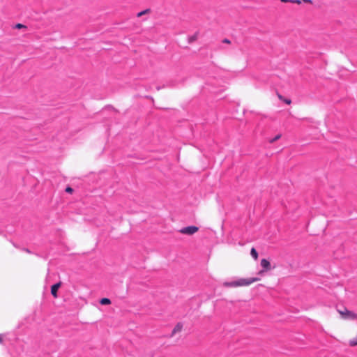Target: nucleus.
Listing matches in <instances>:
<instances>
[{"label":"nucleus","instance_id":"1","mask_svg":"<svg viewBox=\"0 0 357 357\" xmlns=\"http://www.w3.org/2000/svg\"><path fill=\"white\" fill-rule=\"evenodd\" d=\"M259 278H239L236 280L225 282L223 286L227 288H238L242 287H248L254 282L259 281Z\"/></svg>","mask_w":357,"mask_h":357},{"label":"nucleus","instance_id":"2","mask_svg":"<svg viewBox=\"0 0 357 357\" xmlns=\"http://www.w3.org/2000/svg\"><path fill=\"white\" fill-rule=\"evenodd\" d=\"M337 312L340 314V317L343 319H349V320H356L357 319V314L349 310L347 308H344L343 310H338Z\"/></svg>","mask_w":357,"mask_h":357},{"label":"nucleus","instance_id":"3","mask_svg":"<svg viewBox=\"0 0 357 357\" xmlns=\"http://www.w3.org/2000/svg\"><path fill=\"white\" fill-rule=\"evenodd\" d=\"M199 231V227L197 226H188L186 227H183L179 230V232L182 234H185L188 236L193 235L196 232Z\"/></svg>","mask_w":357,"mask_h":357},{"label":"nucleus","instance_id":"4","mask_svg":"<svg viewBox=\"0 0 357 357\" xmlns=\"http://www.w3.org/2000/svg\"><path fill=\"white\" fill-rule=\"evenodd\" d=\"M261 266L263 268V269L258 272V275H263L265 272L271 269V264L266 259H262L261 260Z\"/></svg>","mask_w":357,"mask_h":357},{"label":"nucleus","instance_id":"5","mask_svg":"<svg viewBox=\"0 0 357 357\" xmlns=\"http://www.w3.org/2000/svg\"><path fill=\"white\" fill-rule=\"evenodd\" d=\"M61 282H59L52 286L51 294L54 296V298H56L58 297L57 291H58V289L61 287Z\"/></svg>","mask_w":357,"mask_h":357},{"label":"nucleus","instance_id":"6","mask_svg":"<svg viewBox=\"0 0 357 357\" xmlns=\"http://www.w3.org/2000/svg\"><path fill=\"white\" fill-rule=\"evenodd\" d=\"M183 330V324L178 323L173 328L171 333V337L174 336L176 333H180Z\"/></svg>","mask_w":357,"mask_h":357},{"label":"nucleus","instance_id":"7","mask_svg":"<svg viewBox=\"0 0 357 357\" xmlns=\"http://www.w3.org/2000/svg\"><path fill=\"white\" fill-rule=\"evenodd\" d=\"M277 96L278 98L283 101L284 102H285L287 105H291V100L289 98H284L281 94H280L279 93H277Z\"/></svg>","mask_w":357,"mask_h":357},{"label":"nucleus","instance_id":"8","mask_svg":"<svg viewBox=\"0 0 357 357\" xmlns=\"http://www.w3.org/2000/svg\"><path fill=\"white\" fill-rule=\"evenodd\" d=\"M250 255L255 260L258 259V253L255 248H251Z\"/></svg>","mask_w":357,"mask_h":357},{"label":"nucleus","instance_id":"9","mask_svg":"<svg viewBox=\"0 0 357 357\" xmlns=\"http://www.w3.org/2000/svg\"><path fill=\"white\" fill-rule=\"evenodd\" d=\"M349 344L351 347H355L357 345V334L356 337L350 339Z\"/></svg>","mask_w":357,"mask_h":357},{"label":"nucleus","instance_id":"10","mask_svg":"<svg viewBox=\"0 0 357 357\" xmlns=\"http://www.w3.org/2000/svg\"><path fill=\"white\" fill-rule=\"evenodd\" d=\"M100 303L101 305H109L111 303V301L107 298H103L100 301Z\"/></svg>","mask_w":357,"mask_h":357},{"label":"nucleus","instance_id":"11","mask_svg":"<svg viewBox=\"0 0 357 357\" xmlns=\"http://www.w3.org/2000/svg\"><path fill=\"white\" fill-rule=\"evenodd\" d=\"M149 12V10H148V9L147 10H144L143 11H141V12L138 13L137 15L138 17H139L142 16L143 15H144V14H146V13H147Z\"/></svg>","mask_w":357,"mask_h":357},{"label":"nucleus","instance_id":"12","mask_svg":"<svg viewBox=\"0 0 357 357\" xmlns=\"http://www.w3.org/2000/svg\"><path fill=\"white\" fill-rule=\"evenodd\" d=\"M15 28H16V29H22V28L26 29V26L25 25L22 24H20V23H18V24H17L15 25Z\"/></svg>","mask_w":357,"mask_h":357},{"label":"nucleus","instance_id":"13","mask_svg":"<svg viewBox=\"0 0 357 357\" xmlns=\"http://www.w3.org/2000/svg\"><path fill=\"white\" fill-rule=\"evenodd\" d=\"M280 137H281V135H278L273 139L270 140V142L273 143L274 142L278 140Z\"/></svg>","mask_w":357,"mask_h":357},{"label":"nucleus","instance_id":"14","mask_svg":"<svg viewBox=\"0 0 357 357\" xmlns=\"http://www.w3.org/2000/svg\"><path fill=\"white\" fill-rule=\"evenodd\" d=\"M66 192L68 193H73V189L71 187H67L66 188Z\"/></svg>","mask_w":357,"mask_h":357},{"label":"nucleus","instance_id":"15","mask_svg":"<svg viewBox=\"0 0 357 357\" xmlns=\"http://www.w3.org/2000/svg\"><path fill=\"white\" fill-rule=\"evenodd\" d=\"M291 3H296V4H301V2L300 0H291Z\"/></svg>","mask_w":357,"mask_h":357},{"label":"nucleus","instance_id":"16","mask_svg":"<svg viewBox=\"0 0 357 357\" xmlns=\"http://www.w3.org/2000/svg\"><path fill=\"white\" fill-rule=\"evenodd\" d=\"M223 43H227V44H229L231 42H230V40H228V39H225V40H223Z\"/></svg>","mask_w":357,"mask_h":357},{"label":"nucleus","instance_id":"17","mask_svg":"<svg viewBox=\"0 0 357 357\" xmlns=\"http://www.w3.org/2000/svg\"><path fill=\"white\" fill-rule=\"evenodd\" d=\"M304 2L305 3H312V0H303Z\"/></svg>","mask_w":357,"mask_h":357},{"label":"nucleus","instance_id":"18","mask_svg":"<svg viewBox=\"0 0 357 357\" xmlns=\"http://www.w3.org/2000/svg\"><path fill=\"white\" fill-rule=\"evenodd\" d=\"M282 2H284V3H288V2H290L291 3V0H280Z\"/></svg>","mask_w":357,"mask_h":357},{"label":"nucleus","instance_id":"19","mask_svg":"<svg viewBox=\"0 0 357 357\" xmlns=\"http://www.w3.org/2000/svg\"><path fill=\"white\" fill-rule=\"evenodd\" d=\"M2 342H3V338H2L1 335H0V342L2 343Z\"/></svg>","mask_w":357,"mask_h":357}]
</instances>
